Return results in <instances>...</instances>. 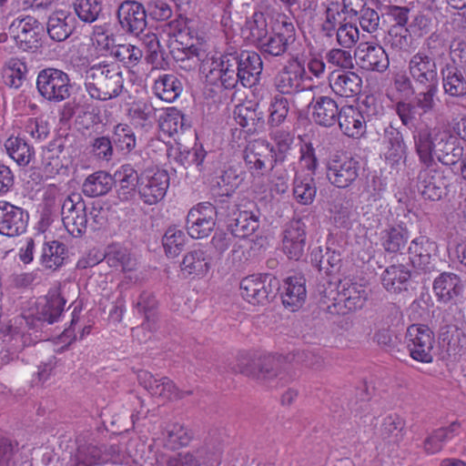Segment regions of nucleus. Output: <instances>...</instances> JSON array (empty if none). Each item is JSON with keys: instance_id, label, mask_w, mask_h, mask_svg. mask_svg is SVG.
<instances>
[{"instance_id": "f257e3e1", "label": "nucleus", "mask_w": 466, "mask_h": 466, "mask_svg": "<svg viewBox=\"0 0 466 466\" xmlns=\"http://www.w3.org/2000/svg\"><path fill=\"white\" fill-rule=\"evenodd\" d=\"M188 56L179 63V67L187 71L199 66L208 82L219 83L227 90L252 87L258 84L263 70L260 56L254 51L241 50L228 46L219 58L208 57L206 50L191 44L187 46Z\"/></svg>"}, {"instance_id": "f03ea898", "label": "nucleus", "mask_w": 466, "mask_h": 466, "mask_svg": "<svg viewBox=\"0 0 466 466\" xmlns=\"http://www.w3.org/2000/svg\"><path fill=\"white\" fill-rule=\"evenodd\" d=\"M446 51L447 48L441 41L430 37L425 46L410 58L408 72L416 86L440 84L438 63L444 58Z\"/></svg>"}, {"instance_id": "7ed1b4c3", "label": "nucleus", "mask_w": 466, "mask_h": 466, "mask_svg": "<svg viewBox=\"0 0 466 466\" xmlns=\"http://www.w3.org/2000/svg\"><path fill=\"white\" fill-rule=\"evenodd\" d=\"M85 87L97 100L107 101L120 96L124 78L119 67L105 62L94 64L85 72Z\"/></svg>"}, {"instance_id": "20e7f679", "label": "nucleus", "mask_w": 466, "mask_h": 466, "mask_svg": "<svg viewBox=\"0 0 466 466\" xmlns=\"http://www.w3.org/2000/svg\"><path fill=\"white\" fill-rule=\"evenodd\" d=\"M36 88L40 96L47 101L60 103L70 97L72 85L66 72L47 67L38 72Z\"/></svg>"}, {"instance_id": "39448f33", "label": "nucleus", "mask_w": 466, "mask_h": 466, "mask_svg": "<svg viewBox=\"0 0 466 466\" xmlns=\"http://www.w3.org/2000/svg\"><path fill=\"white\" fill-rule=\"evenodd\" d=\"M295 41V25L288 16L283 15L277 20L272 32L259 42L257 48L265 56H281L288 52Z\"/></svg>"}, {"instance_id": "423d86ee", "label": "nucleus", "mask_w": 466, "mask_h": 466, "mask_svg": "<svg viewBox=\"0 0 466 466\" xmlns=\"http://www.w3.org/2000/svg\"><path fill=\"white\" fill-rule=\"evenodd\" d=\"M338 289H340L336 290L329 282V288H324L323 290L319 289L322 302L333 301V306L343 303L349 310H357L362 309L368 299V291L358 283L339 281Z\"/></svg>"}, {"instance_id": "0eeeda50", "label": "nucleus", "mask_w": 466, "mask_h": 466, "mask_svg": "<svg viewBox=\"0 0 466 466\" xmlns=\"http://www.w3.org/2000/svg\"><path fill=\"white\" fill-rule=\"evenodd\" d=\"M279 281L271 274H253L240 281L241 296L249 303L264 304L279 289Z\"/></svg>"}, {"instance_id": "6e6552de", "label": "nucleus", "mask_w": 466, "mask_h": 466, "mask_svg": "<svg viewBox=\"0 0 466 466\" xmlns=\"http://www.w3.org/2000/svg\"><path fill=\"white\" fill-rule=\"evenodd\" d=\"M405 343L410 356L416 361L431 363L433 360L434 333L422 324H412L406 331Z\"/></svg>"}, {"instance_id": "1a4fd4ad", "label": "nucleus", "mask_w": 466, "mask_h": 466, "mask_svg": "<svg viewBox=\"0 0 466 466\" xmlns=\"http://www.w3.org/2000/svg\"><path fill=\"white\" fill-rule=\"evenodd\" d=\"M360 169L358 159L347 155H334L327 164V178L338 188H348L357 180Z\"/></svg>"}, {"instance_id": "9d476101", "label": "nucleus", "mask_w": 466, "mask_h": 466, "mask_svg": "<svg viewBox=\"0 0 466 466\" xmlns=\"http://www.w3.org/2000/svg\"><path fill=\"white\" fill-rule=\"evenodd\" d=\"M238 211L228 223L231 233L239 238H244L255 233L260 225V210L257 204L247 198L238 200Z\"/></svg>"}, {"instance_id": "9b49d317", "label": "nucleus", "mask_w": 466, "mask_h": 466, "mask_svg": "<svg viewBox=\"0 0 466 466\" xmlns=\"http://www.w3.org/2000/svg\"><path fill=\"white\" fill-rule=\"evenodd\" d=\"M62 221L72 236H82L88 226L86 206L78 193L69 195L62 206Z\"/></svg>"}, {"instance_id": "f8f14e48", "label": "nucleus", "mask_w": 466, "mask_h": 466, "mask_svg": "<svg viewBox=\"0 0 466 466\" xmlns=\"http://www.w3.org/2000/svg\"><path fill=\"white\" fill-rule=\"evenodd\" d=\"M169 187V176L166 170H145L140 173L138 195L147 205H154L162 200Z\"/></svg>"}, {"instance_id": "ddd939ff", "label": "nucleus", "mask_w": 466, "mask_h": 466, "mask_svg": "<svg viewBox=\"0 0 466 466\" xmlns=\"http://www.w3.org/2000/svg\"><path fill=\"white\" fill-rule=\"evenodd\" d=\"M9 31L19 48L27 51L36 49L40 46L44 26L35 17L27 15L15 19L9 26Z\"/></svg>"}, {"instance_id": "4468645a", "label": "nucleus", "mask_w": 466, "mask_h": 466, "mask_svg": "<svg viewBox=\"0 0 466 466\" xmlns=\"http://www.w3.org/2000/svg\"><path fill=\"white\" fill-rule=\"evenodd\" d=\"M244 359L239 360V364L234 369L235 372L245 374L260 380H271L279 378V380L287 382L291 379L290 375L281 369L280 360L274 356H264L259 359L256 368L244 363Z\"/></svg>"}, {"instance_id": "2eb2a0df", "label": "nucleus", "mask_w": 466, "mask_h": 466, "mask_svg": "<svg viewBox=\"0 0 466 466\" xmlns=\"http://www.w3.org/2000/svg\"><path fill=\"white\" fill-rule=\"evenodd\" d=\"M116 17L121 29L129 35H138L147 27L146 7L135 0H125L117 8Z\"/></svg>"}, {"instance_id": "dca6fc26", "label": "nucleus", "mask_w": 466, "mask_h": 466, "mask_svg": "<svg viewBox=\"0 0 466 466\" xmlns=\"http://www.w3.org/2000/svg\"><path fill=\"white\" fill-rule=\"evenodd\" d=\"M215 225L216 218L209 202L199 203L187 213L186 228L192 238H207L213 231Z\"/></svg>"}, {"instance_id": "f3484780", "label": "nucleus", "mask_w": 466, "mask_h": 466, "mask_svg": "<svg viewBox=\"0 0 466 466\" xmlns=\"http://www.w3.org/2000/svg\"><path fill=\"white\" fill-rule=\"evenodd\" d=\"M146 159L140 155H134V166L129 163L122 165L115 173L113 177V184L119 185L118 197L122 200H127L131 198L136 190L138 189V183H140V174L145 167Z\"/></svg>"}, {"instance_id": "a211bd4d", "label": "nucleus", "mask_w": 466, "mask_h": 466, "mask_svg": "<svg viewBox=\"0 0 466 466\" xmlns=\"http://www.w3.org/2000/svg\"><path fill=\"white\" fill-rule=\"evenodd\" d=\"M28 212L7 201H0V234L14 238L25 232Z\"/></svg>"}, {"instance_id": "6ab92c4d", "label": "nucleus", "mask_w": 466, "mask_h": 466, "mask_svg": "<svg viewBox=\"0 0 466 466\" xmlns=\"http://www.w3.org/2000/svg\"><path fill=\"white\" fill-rule=\"evenodd\" d=\"M137 380L152 396H158L172 400H180L192 394L191 390H180L169 378L162 377L157 379L147 370L138 371Z\"/></svg>"}, {"instance_id": "aec40b11", "label": "nucleus", "mask_w": 466, "mask_h": 466, "mask_svg": "<svg viewBox=\"0 0 466 466\" xmlns=\"http://www.w3.org/2000/svg\"><path fill=\"white\" fill-rule=\"evenodd\" d=\"M417 187L424 198L440 200L446 194L445 177L436 166H425L417 177Z\"/></svg>"}, {"instance_id": "412c9836", "label": "nucleus", "mask_w": 466, "mask_h": 466, "mask_svg": "<svg viewBox=\"0 0 466 466\" xmlns=\"http://www.w3.org/2000/svg\"><path fill=\"white\" fill-rule=\"evenodd\" d=\"M437 244L427 237L420 236L413 239L409 246L410 260L413 268L431 273L435 269V255Z\"/></svg>"}, {"instance_id": "4be33fe9", "label": "nucleus", "mask_w": 466, "mask_h": 466, "mask_svg": "<svg viewBox=\"0 0 466 466\" xmlns=\"http://www.w3.org/2000/svg\"><path fill=\"white\" fill-rule=\"evenodd\" d=\"M306 71L299 62L290 63L274 77V86L279 95H295L303 90V77Z\"/></svg>"}, {"instance_id": "5701e85b", "label": "nucleus", "mask_w": 466, "mask_h": 466, "mask_svg": "<svg viewBox=\"0 0 466 466\" xmlns=\"http://www.w3.org/2000/svg\"><path fill=\"white\" fill-rule=\"evenodd\" d=\"M306 225L301 218L292 219L284 231L283 251L291 259L298 260L306 246Z\"/></svg>"}, {"instance_id": "b1692460", "label": "nucleus", "mask_w": 466, "mask_h": 466, "mask_svg": "<svg viewBox=\"0 0 466 466\" xmlns=\"http://www.w3.org/2000/svg\"><path fill=\"white\" fill-rule=\"evenodd\" d=\"M309 107L311 109L314 122L326 127L334 126L340 113L337 102L326 96L314 97Z\"/></svg>"}, {"instance_id": "393cba45", "label": "nucleus", "mask_w": 466, "mask_h": 466, "mask_svg": "<svg viewBox=\"0 0 466 466\" xmlns=\"http://www.w3.org/2000/svg\"><path fill=\"white\" fill-rule=\"evenodd\" d=\"M432 289L438 300L444 304L455 300L462 293L461 278L451 272L441 273L434 279Z\"/></svg>"}, {"instance_id": "a878e982", "label": "nucleus", "mask_w": 466, "mask_h": 466, "mask_svg": "<svg viewBox=\"0 0 466 466\" xmlns=\"http://www.w3.org/2000/svg\"><path fill=\"white\" fill-rule=\"evenodd\" d=\"M76 19L66 11L54 12L47 20L46 30L50 38L56 42L66 40L76 29Z\"/></svg>"}, {"instance_id": "bb28decb", "label": "nucleus", "mask_w": 466, "mask_h": 466, "mask_svg": "<svg viewBox=\"0 0 466 466\" xmlns=\"http://www.w3.org/2000/svg\"><path fill=\"white\" fill-rule=\"evenodd\" d=\"M435 140V156L441 163L451 166L461 159L464 149L457 137L442 133L437 136Z\"/></svg>"}, {"instance_id": "cd10ccee", "label": "nucleus", "mask_w": 466, "mask_h": 466, "mask_svg": "<svg viewBox=\"0 0 466 466\" xmlns=\"http://www.w3.org/2000/svg\"><path fill=\"white\" fill-rule=\"evenodd\" d=\"M329 86L333 92L341 97H355L361 92L362 79L352 71L333 73L329 77Z\"/></svg>"}, {"instance_id": "c85d7f7f", "label": "nucleus", "mask_w": 466, "mask_h": 466, "mask_svg": "<svg viewBox=\"0 0 466 466\" xmlns=\"http://www.w3.org/2000/svg\"><path fill=\"white\" fill-rule=\"evenodd\" d=\"M306 279L302 276H291L285 279L281 293L282 303L291 311L299 309L307 297Z\"/></svg>"}, {"instance_id": "c756f323", "label": "nucleus", "mask_w": 466, "mask_h": 466, "mask_svg": "<svg viewBox=\"0 0 466 466\" xmlns=\"http://www.w3.org/2000/svg\"><path fill=\"white\" fill-rule=\"evenodd\" d=\"M411 271L403 264H392L385 268L380 276L383 288L390 293H400L408 289Z\"/></svg>"}, {"instance_id": "7c9ffc66", "label": "nucleus", "mask_w": 466, "mask_h": 466, "mask_svg": "<svg viewBox=\"0 0 466 466\" xmlns=\"http://www.w3.org/2000/svg\"><path fill=\"white\" fill-rule=\"evenodd\" d=\"M337 123L341 131L350 137L358 138L366 132L365 118L361 111L353 106L340 108Z\"/></svg>"}, {"instance_id": "2f4dec72", "label": "nucleus", "mask_w": 466, "mask_h": 466, "mask_svg": "<svg viewBox=\"0 0 466 466\" xmlns=\"http://www.w3.org/2000/svg\"><path fill=\"white\" fill-rule=\"evenodd\" d=\"M441 74L444 94L457 98L466 96V76L460 68L447 64Z\"/></svg>"}, {"instance_id": "473e14b6", "label": "nucleus", "mask_w": 466, "mask_h": 466, "mask_svg": "<svg viewBox=\"0 0 466 466\" xmlns=\"http://www.w3.org/2000/svg\"><path fill=\"white\" fill-rule=\"evenodd\" d=\"M220 455L219 445L209 449L208 445L198 449L196 453L179 452L169 461V466H200L201 463L218 461Z\"/></svg>"}, {"instance_id": "72a5a7b5", "label": "nucleus", "mask_w": 466, "mask_h": 466, "mask_svg": "<svg viewBox=\"0 0 466 466\" xmlns=\"http://www.w3.org/2000/svg\"><path fill=\"white\" fill-rule=\"evenodd\" d=\"M136 309L138 313L142 314L145 318L144 322L140 328L134 329V332H137L140 329L153 331L157 329V309L158 302L153 293L148 291H143L136 304Z\"/></svg>"}, {"instance_id": "f704fd0d", "label": "nucleus", "mask_w": 466, "mask_h": 466, "mask_svg": "<svg viewBox=\"0 0 466 466\" xmlns=\"http://www.w3.org/2000/svg\"><path fill=\"white\" fill-rule=\"evenodd\" d=\"M359 53L363 54L360 56L363 68L380 73L389 68V56L381 46L366 44L363 48L359 47Z\"/></svg>"}, {"instance_id": "c9c22d12", "label": "nucleus", "mask_w": 466, "mask_h": 466, "mask_svg": "<svg viewBox=\"0 0 466 466\" xmlns=\"http://www.w3.org/2000/svg\"><path fill=\"white\" fill-rule=\"evenodd\" d=\"M211 257L208 250L198 246L187 252L181 263V269L187 275H205L210 268Z\"/></svg>"}, {"instance_id": "e433bc0d", "label": "nucleus", "mask_w": 466, "mask_h": 466, "mask_svg": "<svg viewBox=\"0 0 466 466\" xmlns=\"http://www.w3.org/2000/svg\"><path fill=\"white\" fill-rule=\"evenodd\" d=\"M66 300L60 293L54 292L46 296L45 302L39 304L35 318L38 321L53 324L61 317Z\"/></svg>"}, {"instance_id": "4c0bfd02", "label": "nucleus", "mask_w": 466, "mask_h": 466, "mask_svg": "<svg viewBox=\"0 0 466 466\" xmlns=\"http://www.w3.org/2000/svg\"><path fill=\"white\" fill-rule=\"evenodd\" d=\"M413 140L416 153L421 164L424 166H437L434 162L436 140L431 137L430 128L418 129L413 134Z\"/></svg>"}, {"instance_id": "58836bf2", "label": "nucleus", "mask_w": 466, "mask_h": 466, "mask_svg": "<svg viewBox=\"0 0 466 466\" xmlns=\"http://www.w3.org/2000/svg\"><path fill=\"white\" fill-rule=\"evenodd\" d=\"M112 187V176L106 171H96L85 179L82 191L86 197L96 198L107 194Z\"/></svg>"}, {"instance_id": "ea45409f", "label": "nucleus", "mask_w": 466, "mask_h": 466, "mask_svg": "<svg viewBox=\"0 0 466 466\" xmlns=\"http://www.w3.org/2000/svg\"><path fill=\"white\" fill-rule=\"evenodd\" d=\"M242 30L247 34V39L257 46L268 34L266 15L262 11H255L247 17Z\"/></svg>"}, {"instance_id": "a19ab883", "label": "nucleus", "mask_w": 466, "mask_h": 466, "mask_svg": "<svg viewBox=\"0 0 466 466\" xmlns=\"http://www.w3.org/2000/svg\"><path fill=\"white\" fill-rule=\"evenodd\" d=\"M66 258L67 248L66 245L54 240L44 244L40 262L46 268L56 270L64 264Z\"/></svg>"}, {"instance_id": "79ce46f5", "label": "nucleus", "mask_w": 466, "mask_h": 466, "mask_svg": "<svg viewBox=\"0 0 466 466\" xmlns=\"http://www.w3.org/2000/svg\"><path fill=\"white\" fill-rule=\"evenodd\" d=\"M156 95L166 102L175 101L183 90L181 81L173 74L160 76L154 85Z\"/></svg>"}, {"instance_id": "37998d69", "label": "nucleus", "mask_w": 466, "mask_h": 466, "mask_svg": "<svg viewBox=\"0 0 466 466\" xmlns=\"http://www.w3.org/2000/svg\"><path fill=\"white\" fill-rule=\"evenodd\" d=\"M5 149L19 166H27L35 156L34 148L19 137H11L5 143Z\"/></svg>"}, {"instance_id": "c03bdc74", "label": "nucleus", "mask_w": 466, "mask_h": 466, "mask_svg": "<svg viewBox=\"0 0 466 466\" xmlns=\"http://www.w3.org/2000/svg\"><path fill=\"white\" fill-rule=\"evenodd\" d=\"M409 232L402 227H390L380 232V243L386 252L397 253L407 244Z\"/></svg>"}, {"instance_id": "a18cd8bd", "label": "nucleus", "mask_w": 466, "mask_h": 466, "mask_svg": "<svg viewBox=\"0 0 466 466\" xmlns=\"http://www.w3.org/2000/svg\"><path fill=\"white\" fill-rule=\"evenodd\" d=\"M234 114L237 123L248 133L256 132L264 125L263 112L258 108L242 105L236 107Z\"/></svg>"}, {"instance_id": "49530a36", "label": "nucleus", "mask_w": 466, "mask_h": 466, "mask_svg": "<svg viewBox=\"0 0 466 466\" xmlns=\"http://www.w3.org/2000/svg\"><path fill=\"white\" fill-rule=\"evenodd\" d=\"M460 424L456 421L451 423L446 428H440L435 430L429 437L424 441V450L429 454H435L442 450L443 443L452 439Z\"/></svg>"}, {"instance_id": "de8ad7c7", "label": "nucleus", "mask_w": 466, "mask_h": 466, "mask_svg": "<svg viewBox=\"0 0 466 466\" xmlns=\"http://www.w3.org/2000/svg\"><path fill=\"white\" fill-rule=\"evenodd\" d=\"M317 187L312 174L297 175L294 178L293 195L298 202L309 205L316 196Z\"/></svg>"}, {"instance_id": "09e8293b", "label": "nucleus", "mask_w": 466, "mask_h": 466, "mask_svg": "<svg viewBox=\"0 0 466 466\" xmlns=\"http://www.w3.org/2000/svg\"><path fill=\"white\" fill-rule=\"evenodd\" d=\"M73 7L77 17L84 23L92 24L104 15L102 0H75Z\"/></svg>"}, {"instance_id": "8fccbe9b", "label": "nucleus", "mask_w": 466, "mask_h": 466, "mask_svg": "<svg viewBox=\"0 0 466 466\" xmlns=\"http://www.w3.org/2000/svg\"><path fill=\"white\" fill-rule=\"evenodd\" d=\"M268 125L269 127H279L288 120L289 101L281 95L274 96L268 106Z\"/></svg>"}, {"instance_id": "3c124183", "label": "nucleus", "mask_w": 466, "mask_h": 466, "mask_svg": "<svg viewBox=\"0 0 466 466\" xmlns=\"http://www.w3.org/2000/svg\"><path fill=\"white\" fill-rule=\"evenodd\" d=\"M439 85L416 86V93L413 103L422 115L431 113L437 106V94L439 92Z\"/></svg>"}, {"instance_id": "603ef678", "label": "nucleus", "mask_w": 466, "mask_h": 466, "mask_svg": "<svg viewBox=\"0 0 466 466\" xmlns=\"http://www.w3.org/2000/svg\"><path fill=\"white\" fill-rule=\"evenodd\" d=\"M161 129L172 136L177 133H183L189 127V123L185 115L175 107L168 108L164 116H161Z\"/></svg>"}, {"instance_id": "864d4df0", "label": "nucleus", "mask_w": 466, "mask_h": 466, "mask_svg": "<svg viewBox=\"0 0 466 466\" xmlns=\"http://www.w3.org/2000/svg\"><path fill=\"white\" fill-rule=\"evenodd\" d=\"M105 260L110 267H120L124 271H131L137 265L136 259L131 258L127 248L119 246L109 247Z\"/></svg>"}, {"instance_id": "5fc2aeb1", "label": "nucleus", "mask_w": 466, "mask_h": 466, "mask_svg": "<svg viewBox=\"0 0 466 466\" xmlns=\"http://www.w3.org/2000/svg\"><path fill=\"white\" fill-rule=\"evenodd\" d=\"M113 142L117 149L129 153L136 147V136L127 124H117L113 129Z\"/></svg>"}, {"instance_id": "6e6d98bb", "label": "nucleus", "mask_w": 466, "mask_h": 466, "mask_svg": "<svg viewBox=\"0 0 466 466\" xmlns=\"http://www.w3.org/2000/svg\"><path fill=\"white\" fill-rule=\"evenodd\" d=\"M403 420L396 415H390L383 420L380 435L389 443L399 444L403 439Z\"/></svg>"}, {"instance_id": "4d7b16f0", "label": "nucleus", "mask_w": 466, "mask_h": 466, "mask_svg": "<svg viewBox=\"0 0 466 466\" xmlns=\"http://www.w3.org/2000/svg\"><path fill=\"white\" fill-rule=\"evenodd\" d=\"M186 240L187 237L183 230L177 227H169L162 238L166 254L169 257H177L184 248Z\"/></svg>"}, {"instance_id": "13d9d810", "label": "nucleus", "mask_w": 466, "mask_h": 466, "mask_svg": "<svg viewBox=\"0 0 466 466\" xmlns=\"http://www.w3.org/2000/svg\"><path fill=\"white\" fill-rule=\"evenodd\" d=\"M102 451L93 443L78 444L73 459V466H94L99 462Z\"/></svg>"}, {"instance_id": "bf43d9fd", "label": "nucleus", "mask_w": 466, "mask_h": 466, "mask_svg": "<svg viewBox=\"0 0 466 466\" xmlns=\"http://www.w3.org/2000/svg\"><path fill=\"white\" fill-rule=\"evenodd\" d=\"M231 193H223L214 199V203H211L213 216L216 219H228V223H229L236 216L238 211V201L232 204L229 199Z\"/></svg>"}, {"instance_id": "052dcab7", "label": "nucleus", "mask_w": 466, "mask_h": 466, "mask_svg": "<svg viewBox=\"0 0 466 466\" xmlns=\"http://www.w3.org/2000/svg\"><path fill=\"white\" fill-rule=\"evenodd\" d=\"M207 157L208 153L202 146H195L191 149H180L176 160L186 168L195 165L199 171H202L206 168L205 159Z\"/></svg>"}, {"instance_id": "680f3d73", "label": "nucleus", "mask_w": 466, "mask_h": 466, "mask_svg": "<svg viewBox=\"0 0 466 466\" xmlns=\"http://www.w3.org/2000/svg\"><path fill=\"white\" fill-rule=\"evenodd\" d=\"M250 155V159L255 157L257 160L269 166V170L275 167L272 157V145L267 140L258 139L250 142L244 150Z\"/></svg>"}, {"instance_id": "e2e57ef3", "label": "nucleus", "mask_w": 466, "mask_h": 466, "mask_svg": "<svg viewBox=\"0 0 466 466\" xmlns=\"http://www.w3.org/2000/svg\"><path fill=\"white\" fill-rule=\"evenodd\" d=\"M111 55L128 67L137 65L143 56L142 50L131 44L115 46Z\"/></svg>"}, {"instance_id": "0e129e2a", "label": "nucleus", "mask_w": 466, "mask_h": 466, "mask_svg": "<svg viewBox=\"0 0 466 466\" xmlns=\"http://www.w3.org/2000/svg\"><path fill=\"white\" fill-rule=\"evenodd\" d=\"M246 172L240 167L230 166L218 177L219 187H227L226 193H233L245 180Z\"/></svg>"}, {"instance_id": "69168bd1", "label": "nucleus", "mask_w": 466, "mask_h": 466, "mask_svg": "<svg viewBox=\"0 0 466 466\" xmlns=\"http://www.w3.org/2000/svg\"><path fill=\"white\" fill-rule=\"evenodd\" d=\"M380 19L378 12L370 7L362 6L359 13V23L361 29L377 39L379 31L381 30Z\"/></svg>"}, {"instance_id": "338daca9", "label": "nucleus", "mask_w": 466, "mask_h": 466, "mask_svg": "<svg viewBox=\"0 0 466 466\" xmlns=\"http://www.w3.org/2000/svg\"><path fill=\"white\" fill-rule=\"evenodd\" d=\"M387 41L391 48L407 51L412 44V37L407 27L391 26L388 33Z\"/></svg>"}, {"instance_id": "774afa93", "label": "nucleus", "mask_w": 466, "mask_h": 466, "mask_svg": "<svg viewBox=\"0 0 466 466\" xmlns=\"http://www.w3.org/2000/svg\"><path fill=\"white\" fill-rule=\"evenodd\" d=\"M156 108L149 104L137 105L134 107L131 117L132 121L145 130H148L153 127L155 119Z\"/></svg>"}]
</instances>
